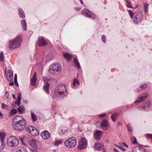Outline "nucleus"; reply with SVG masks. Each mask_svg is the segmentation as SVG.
<instances>
[{"label":"nucleus","mask_w":152,"mask_h":152,"mask_svg":"<svg viewBox=\"0 0 152 152\" xmlns=\"http://www.w3.org/2000/svg\"><path fill=\"white\" fill-rule=\"evenodd\" d=\"M5 135L4 133L0 132V141L1 142H4V138Z\"/></svg>","instance_id":"72a5a7b5"},{"label":"nucleus","mask_w":152,"mask_h":152,"mask_svg":"<svg viewBox=\"0 0 152 152\" xmlns=\"http://www.w3.org/2000/svg\"><path fill=\"white\" fill-rule=\"evenodd\" d=\"M49 56H46V58L47 59V60H48V58H49Z\"/></svg>","instance_id":"e2e57ef3"},{"label":"nucleus","mask_w":152,"mask_h":152,"mask_svg":"<svg viewBox=\"0 0 152 152\" xmlns=\"http://www.w3.org/2000/svg\"><path fill=\"white\" fill-rule=\"evenodd\" d=\"M131 141L132 144H135L137 143L136 139L135 137H132L131 138Z\"/></svg>","instance_id":"58836bf2"},{"label":"nucleus","mask_w":152,"mask_h":152,"mask_svg":"<svg viewBox=\"0 0 152 152\" xmlns=\"http://www.w3.org/2000/svg\"><path fill=\"white\" fill-rule=\"evenodd\" d=\"M115 145L116 147H118L119 148V147H120V146H119L118 145Z\"/></svg>","instance_id":"0e129e2a"},{"label":"nucleus","mask_w":152,"mask_h":152,"mask_svg":"<svg viewBox=\"0 0 152 152\" xmlns=\"http://www.w3.org/2000/svg\"><path fill=\"white\" fill-rule=\"evenodd\" d=\"M142 16V14L141 12H138L133 19V22L135 24L139 23L141 20Z\"/></svg>","instance_id":"9d476101"},{"label":"nucleus","mask_w":152,"mask_h":152,"mask_svg":"<svg viewBox=\"0 0 152 152\" xmlns=\"http://www.w3.org/2000/svg\"><path fill=\"white\" fill-rule=\"evenodd\" d=\"M103 147V145L99 143H95L94 145L95 148L98 151L101 150Z\"/></svg>","instance_id":"a878e982"},{"label":"nucleus","mask_w":152,"mask_h":152,"mask_svg":"<svg viewBox=\"0 0 152 152\" xmlns=\"http://www.w3.org/2000/svg\"><path fill=\"white\" fill-rule=\"evenodd\" d=\"M75 10L77 11H78L80 9L78 8H75Z\"/></svg>","instance_id":"4d7b16f0"},{"label":"nucleus","mask_w":152,"mask_h":152,"mask_svg":"<svg viewBox=\"0 0 152 152\" xmlns=\"http://www.w3.org/2000/svg\"><path fill=\"white\" fill-rule=\"evenodd\" d=\"M22 98V94L21 93H19L18 94V97L17 98L16 101L15 103L18 105L19 106L20 104L21 99Z\"/></svg>","instance_id":"b1692460"},{"label":"nucleus","mask_w":152,"mask_h":152,"mask_svg":"<svg viewBox=\"0 0 152 152\" xmlns=\"http://www.w3.org/2000/svg\"><path fill=\"white\" fill-rule=\"evenodd\" d=\"M26 123L25 119L20 116H16L12 119V127L18 131H21L23 130L25 127Z\"/></svg>","instance_id":"f257e3e1"},{"label":"nucleus","mask_w":152,"mask_h":152,"mask_svg":"<svg viewBox=\"0 0 152 152\" xmlns=\"http://www.w3.org/2000/svg\"><path fill=\"white\" fill-rule=\"evenodd\" d=\"M121 124V123H120V122H118V125H119V124Z\"/></svg>","instance_id":"338daca9"},{"label":"nucleus","mask_w":152,"mask_h":152,"mask_svg":"<svg viewBox=\"0 0 152 152\" xmlns=\"http://www.w3.org/2000/svg\"><path fill=\"white\" fill-rule=\"evenodd\" d=\"M17 110L14 108H13L11 110L10 113V116H13L15 114H16L17 113Z\"/></svg>","instance_id":"7c9ffc66"},{"label":"nucleus","mask_w":152,"mask_h":152,"mask_svg":"<svg viewBox=\"0 0 152 152\" xmlns=\"http://www.w3.org/2000/svg\"><path fill=\"white\" fill-rule=\"evenodd\" d=\"M65 145L68 148H73L77 144L76 139L72 137L66 140L64 143Z\"/></svg>","instance_id":"423d86ee"},{"label":"nucleus","mask_w":152,"mask_h":152,"mask_svg":"<svg viewBox=\"0 0 152 152\" xmlns=\"http://www.w3.org/2000/svg\"><path fill=\"white\" fill-rule=\"evenodd\" d=\"M119 148L122 151H126V149L120 146V147H119Z\"/></svg>","instance_id":"3c124183"},{"label":"nucleus","mask_w":152,"mask_h":152,"mask_svg":"<svg viewBox=\"0 0 152 152\" xmlns=\"http://www.w3.org/2000/svg\"><path fill=\"white\" fill-rule=\"evenodd\" d=\"M1 108L4 110H9V106L4 103H2L1 104Z\"/></svg>","instance_id":"4c0bfd02"},{"label":"nucleus","mask_w":152,"mask_h":152,"mask_svg":"<svg viewBox=\"0 0 152 152\" xmlns=\"http://www.w3.org/2000/svg\"><path fill=\"white\" fill-rule=\"evenodd\" d=\"M147 86V83H144L140 85L139 88L136 89V91H140L145 89Z\"/></svg>","instance_id":"4be33fe9"},{"label":"nucleus","mask_w":152,"mask_h":152,"mask_svg":"<svg viewBox=\"0 0 152 152\" xmlns=\"http://www.w3.org/2000/svg\"><path fill=\"white\" fill-rule=\"evenodd\" d=\"M4 54L3 52L0 54V61H2L4 60Z\"/></svg>","instance_id":"ea45409f"},{"label":"nucleus","mask_w":152,"mask_h":152,"mask_svg":"<svg viewBox=\"0 0 152 152\" xmlns=\"http://www.w3.org/2000/svg\"><path fill=\"white\" fill-rule=\"evenodd\" d=\"M106 115L105 114H102L99 115H98V117H103L105 116Z\"/></svg>","instance_id":"8fccbe9b"},{"label":"nucleus","mask_w":152,"mask_h":152,"mask_svg":"<svg viewBox=\"0 0 152 152\" xmlns=\"http://www.w3.org/2000/svg\"><path fill=\"white\" fill-rule=\"evenodd\" d=\"M12 97H13V98L15 99H16V97H15V95H12Z\"/></svg>","instance_id":"13d9d810"},{"label":"nucleus","mask_w":152,"mask_h":152,"mask_svg":"<svg viewBox=\"0 0 152 152\" xmlns=\"http://www.w3.org/2000/svg\"><path fill=\"white\" fill-rule=\"evenodd\" d=\"M21 24L23 30L26 31L27 29V23L25 19H23L21 21Z\"/></svg>","instance_id":"aec40b11"},{"label":"nucleus","mask_w":152,"mask_h":152,"mask_svg":"<svg viewBox=\"0 0 152 152\" xmlns=\"http://www.w3.org/2000/svg\"><path fill=\"white\" fill-rule=\"evenodd\" d=\"M73 87H77L79 85V81L77 79H74L72 83Z\"/></svg>","instance_id":"c756f323"},{"label":"nucleus","mask_w":152,"mask_h":152,"mask_svg":"<svg viewBox=\"0 0 152 152\" xmlns=\"http://www.w3.org/2000/svg\"><path fill=\"white\" fill-rule=\"evenodd\" d=\"M80 2L81 4H83V1L82 0H80Z\"/></svg>","instance_id":"052dcab7"},{"label":"nucleus","mask_w":152,"mask_h":152,"mask_svg":"<svg viewBox=\"0 0 152 152\" xmlns=\"http://www.w3.org/2000/svg\"><path fill=\"white\" fill-rule=\"evenodd\" d=\"M118 117V114L116 113L112 114L111 115V118L113 122L116 121Z\"/></svg>","instance_id":"c85d7f7f"},{"label":"nucleus","mask_w":152,"mask_h":152,"mask_svg":"<svg viewBox=\"0 0 152 152\" xmlns=\"http://www.w3.org/2000/svg\"><path fill=\"white\" fill-rule=\"evenodd\" d=\"M68 94V92L65 84H61L56 88L54 96L57 98H62Z\"/></svg>","instance_id":"f03ea898"},{"label":"nucleus","mask_w":152,"mask_h":152,"mask_svg":"<svg viewBox=\"0 0 152 152\" xmlns=\"http://www.w3.org/2000/svg\"><path fill=\"white\" fill-rule=\"evenodd\" d=\"M145 136L146 137L149 138L150 139L152 140V134H146Z\"/></svg>","instance_id":"de8ad7c7"},{"label":"nucleus","mask_w":152,"mask_h":152,"mask_svg":"<svg viewBox=\"0 0 152 152\" xmlns=\"http://www.w3.org/2000/svg\"><path fill=\"white\" fill-rule=\"evenodd\" d=\"M108 122L105 120L102 121L101 124L100 126L102 127H105L103 129L104 130H106L107 129V126H108Z\"/></svg>","instance_id":"a211bd4d"},{"label":"nucleus","mask_w":152,"mask_h":152,"mask_svg":"<svg viewBox=\"0 0 152 152\" xmlns=\"http://www.w3.org/2000/svg\"><path fill=\"white\" fill-rule=\"evenodd\" d=\"M37 81V78L32 77L31 80V85L33 86H35Z\"/></svg>","instance_id":"f704fd0d"},{"label":"nucleus","mask_w":152,"mask_h":152,"mask_svg":"<svg viewBox=\"0 0 152 152\" xmlns=\"http://www.w3.org/2000/svg\"><path fill=\"white\" fill-rule=\"evenodd\" d=\"M1 145L0 146V151H2L4 150L5 146V144L4 142H1Z\"/></svg>","instance_id":"c9c22d12"},{"label":"nucleus","mask_w":152,"mask_h":152,"mask_svg":"<svg viewBox=\"0 0 152 152\" xmlns=\"http://www.w3.org/2000/svg\"><path fill=\"white\" fill-rule=\"evenodd\" d=\"M73 61L75 64V65L77 67V68L80 69V63L78 62V59L77 57H75L73 60Z\"/></svg>","instance_id":"bb28decb"},{"label":"nucleus","mask_w":152,"mask_h":152,"mask_svg":"<svg viewBox=\"0 0 152 152\" xmlns=\"http://www.w3.org/2000/svg\"><path fill=\"white\" fill-rule=\"evenodd\" d=\"M63 130H64L63 129H61L60 132H63Z\"/></svg>","instance_id":"69168bd1"},{"label":"nucleus","mask_w":152,"mask_h":152,"mask_svg":"<svg viewBox=\"0 0 152 152\" xmlns=\"http://www.w3.org/2000/svg\"><path fill=\"white\" fill-rule=\"evenodd\" d=\"M138 5L136 6H135V7H134V9H136V8H137L138 7Z\"/></svg>","instance_id":"680f3d73"},{"label":"nucleus","mask_w":152,"mask_h":152,"mask_svg":"<svg viewBox=\"0 0 152 152\" xmlns=\"http://www.w3.org/2000/svg\"><path fill=\"white\" fill-rule=\"evenodd\" d=\"M61 65L59 63H56L49 66L48 72L51 74L57 75L61 72Z\"/></svg>","instance_id":"7ed1b4c3"},{"label":"nucleus","mask_w":152,"mask_h":152,"mask_svg":"<svg viewBox=\"0 0 152 152\" xmlns=\"http://www.w3.org/2000/svg\"><path fill=\"white\" fill-rule=\"evenodd\" d=\"M148 5L146 3H145L144 4V7L145 8V12H147L148 11Z\"/></svg>","instance_id":"c03bdc74"},{"label":"nucleus","mask_w":152,"mask_h":152,"mask_svg":"<svg viewBox=\"0 0 152 152\" xmlns=\"http://www.w3.org/2000/svg\"><path fill=\"white\" fill-rule=\"evenodd\" d=\"M37 44L40 47H43L47 45V43L44 39L43 37H39L38 41L37 42Z\"/></svg>","instance_id":"f8f14e48"},{"label":"nucleus","mask_w":152,"mask_h":152,"mask_svg":"<svg viewBox=\"0 0 152 152\" xmlns=\"http://www.w3.org/2000/svg\"><path fill=\"white\" fill-rule=\"evenodd\" d=\"M148 94L147 93H144L139 95L138 99L135 101L134 103L139 102L143 100L146 98Z\"/></svg>","instance_id":"f3484780"},{"label":"nucleus","mask_w":152,"mask_h":152,"mask_svg":"<svg viewBox=\"0 0 152 152\" xmlns=\"http://www.w3.org/2000/svg\"><path fill=\"white\" fill-rule=\"evenodd\" d=\"M26 131L31 134L33 136H36L39 134V131L35 127L31 126H29L26 128Z\"/></svg>","instance_id":"0eeeda50"},{"label":"nucleus","mask_w":152,"mask_h":152,"mask_svg":"<svg viewBox=\"0 0 152 152\" xmlns=\"http://www.w3.org/2000/svg\"><path fill=\"white\" fill-rule=\"evenodd\" d=\"M114 151L115 152H119L116 148H114Z\"/></svg>","instance_id":"6e6d98bb"},{"label":"nucleus","mask_w":152,"mask_h":152,"mask_svg":"<svg viewBox=\"0 0 152 152\" xmlns=\"http://www.w3.org/2000/svg\"><path fill=\"white\" fill-rule=\"evenodd\" d=\"M122 143L127 148H128V146L124 142H123Z\"/></svg>","instance_id":"864d4df0"},{"label":"nucleus","mask_w":152,"mask_h":152,"mask_svg":"<svg viewBox=\"0 0 152 152\" xmlns=\"http://www.w3.org/2000/svg\"><path fill=\"white\" fill-rule=\"evenodd\" d=\"M127 129L128 131L130 133H132V127L130 123L128 124L127 125Z\"/></svg>","instance_id":"e433bc0d"},{"label":"nucleus","mask_w":152,"mask_h":152,"mask_svg":"<svg viewBox=\"0 0 152 152\" xmlns=\"http://www.w3.org/2000/svg\"><path fill=\"white\" fill-rule=\"evenodd\" d=\"M32 120L33 122H35L37 120V118L35 115L32 112H30Z\"/></svg>","instance_id":"473e14b6"},{"label":"nucleus","mask_w":152,"mask_h":152,"mask_svg":"<svg viewBox=\"0 0 152 152\" xmlns=\"http://www.w3.org/2000/svg\"><path fill=\"white\" fill-rule=\"evenodd\" d=\"M40 135L42 138L44 140H48L50 137V134L47 130H45L42 132Z\"/></svg>","instance_id":"ddd939ff"},{"label":"nucleus","mask_w":152,"mask_h":152,"mask_svg":"<svg viewBox=\"0 0 152 152\" xmlns=\"http://www.w3.org/2000/svg\"><path fill=\"white\" fill-rule=\"evenodd\" d=\"M18 15L20 17L22 18H25V14L22 9L21 8H19L18 9Z\"/></svg>","instance_id":"412c9836"},{"label":"nucleus","mask_w":152,"mask_h":152,"mask_svg":"<svg viewBox=\"0 0 152 152\" xmlns=\"http://www.w3.org/2000/svg\"><path fill=\"white\" fill-rule=\"evenodd\" d=\"M81 12L88 18H91L93 19H94L95 18L94 13L86 8L84 9Z\"/></svg>","instance_id":"1a4fd4ad"},{"label":"nucleus","mask_w":152,"mask_h":152,"mask_svg":"<svg viewBox=\"0 0 152 152\" xmlns=\"http://www.w3.org/2000/svg\"><path fill=\"white\" fill-rule=\"evenodd\" d=\"M150 104V102L147 101L145 103L144 105L140 108L139 109L141 110H147L148 109Z\"/></svg>","instance_id":"6ab92c4d"},{"label":"nucleus","mask_w":152,"mask_h":152,"mask_svg":"<svg viewBox=\"0 0 152 152\" xmlns=\"http://www.w3.org/2000/svg\"><path fill=\"white\" fill-rule=\"evenodd\" d=\"M87 145V140L85 138L82 139L78 144V148L80 149L85 148Z\"/></svg>","instance_id":"9b49d317"},{"label":"nucleus","mask_w":152,"mask_h":152,"mask_svg":"<svg viewBox=\"0 0 152 152\" xmlns=\"http://www.w3.org/2000/svg\"><path fill=\"white\" fill-rule=\"evenodd\" d=\"M16 78L17 79V75L16 74H15V77H14V79Z\"/></svg>","instance_id":"bf43d9fd"},{"label":"nucleus","mask_w":152,"mask_h":152,"mask_svg":"<svg viewBox=\"0 0 152 152\" xmlns=\"http://www.w3.org/2000/svg\"><path fill=\"white\" fill-rule=\"evenodd\" d=\"M62 143V142L60 141H57L55 142L54 145L55 146H57L60 144H61Z\"/></svg>","instance_id":"37998d69"},{"label":"nucleus","mask_w":152,"mask_h":152,"mask_svg":"<svg viewBox=\"0 0 152 152\" xmlns=\"http://www.w3.org/2000/svg\"><path fill=\"white\" fill-rule=\"evenodd\" d=\"M19 140L15 137L13 136H9L7 139V144L10 147H16L19 144Z\"/></svg>","instance_id":"39448f33"},{"label":"nucleus","mask_w":152,"mask_h":152,"mask_svg":"<svg viewBox=\"0 0 152 152\" xmlns=\"http://www.w3.org/2000/svg\"><path fill=\"white\" fill-rule=\"evenodd\" d=\"M22 39L21 36H18L9 42V47L11 50L17 49L20 46Z\"/></svg>","instance_id":"20e7f679"},{"label":"nucleus","mask_w":152,"mask_h":152,"mask_svg":"<svg viewBox=\"0 0 152 152\" xmlns=\"http://www.w3.org/2000/svg\"><path fill=\"white\" fill-rule=\"evenodd\" d=\"M50 84L47 82L45 83V85L43 86V89L48 94L50 93L49 91L48 90Z\"/></svg>","instance_id":"5701e85b"},{"label":"nucleus","mask_w":152,"mask_h":152,"mask_svg":"<svg viewBox=\"0 0 152 152\" xmlns=\"http://www.w3.org/2000/svg\"><path fill=\"white\" fill-rule=\"evenodd\" d=\"M16 152H27L25 148L20 147L18 148Z\"/></svg>","instance_id":"2f4dec72"},{"label":"nucleus","mask_w":152,"mask_h":152,"mask_svg":"<svg viewBox=\"0 0 152 152\" xmlns=\"http://www.w3.org/2000/svg\"><path fill=\"white\" fill-rule=\"evenodd\" d=\"M129 13L131 18H133L134 16V13L130 10H128Z\"/></svg>","instance_id":"a18cd8bd"},{"label":"nucleus","mask_w":152,"mask_h":152,"mask_svg":"<svg viewBox=\"0 0 152 152\" xmlns=\"http://www.w3.org/2000/svg\"><path fill=\"white\" fill-rule=\"evenodd\" d=\"M103 133V132L102 131L98 130H96L94 133V139L97 141L100 140Z\"/></svg>","instance_id":"2eb2a0df"},{"label":"nucleus","mask_w":152,"mask_h":152,"mask_svg":"<svg viewBox=\"0 0 152 152\" xmlns=\"http://www.w3.org/2000/svg\"><path fill=\"white\" fill-rule=\"evenodd\" d=\"M133 152H147L146 150L141 146L135 147L133 149Z\"/></svg>","instance_id":"dca6fc26"},{"label":"nucleus","mask_w":152,"mask_h":152,"mask_svg":"<svg viewBox=\"0 0 152 152\" xmlns=\"http://www.w3.org/2000/svg\"><path fill=\"white\" fill-rule=\"evenodd\" d=\"M63 56L66 58L69 61L70 60H71L72 57V55H70L67 53H64Z\"/></svg>","instance_id":"cd10ccee"},{"label":"nucleus","mask_w":152,"mask_h":152,"mask_svg":"<svg viewBox=\"0 0 152 152\" xmlns=\"http://www.w3.org/2000/svg\"><path fill=\"white\" fill-rule=\"evenodd\" d=\"M36 76H37V74L35 72L34 73V74L33 76L32 77L33 78H36Z\"/></svg>","instance_id":"603ef678"},{"label":"nucleus","mask_w":152,"mask_h":152,"mask_svg":"<svg viewBox=\"0 0 152 152\" xmlns=\"http://www.w3.org/2000/svg\"><path fill=\"white\" fill-rule=\"evenodd\" d=\"M17 110L19 114H22L25 111V109L23 105H21L18 108Z\"/></svg>","instance_id":"393cba45"},{"label":"nucleus","mask_w":152,"mask_h":152,"mask_svg":"<svg viewBox=\"0 0 152 152\" xmlns=\"http://www.w3.org/2000/svg\"><path fill=\"white\" fill-rule=\"evenodd\" d=\"M9 97V94L8 92L7 91H6L5 92V94L4 95V97L6 98V99H8Z\"/></svg>","instance_id":"79ce46f5"},{"label":"nucleus","mask_w":152,"mask_h":152,"mask_svg":"<svg viewBox=\"0 0 152 152\" xmlns=\"http://www.w3.org/2000/svg\"><path fill=\"white\" fill-rule=\"evenodd\" d=\"M106 37L104 35H103L102 37V41L104 43L106 42Z\"/></svg>","instance_id":"49530a36"},{"label":"nucleus","mask_w":152,"mask_h":152,"mask_svg":"<svg viewBox=\"0 0 152 152\" xmlns=\"http://www.w3.org/2000/svg\"><path fill=\"white\" fill-rule=\"evenodd\" d=\"M6 77L8 81L10 83L9 85L10 86H12L14 85L13 81H12L13 79V73L10 70L7 71Z\"/></svg>","instance_id":"6e6552de"},{"label":"nucleus","mask_w":152,"mask_h":152,"mask_svg":"<svg viewBox=\"0 0 152 152\" xmlns=\"http://www.w3.org/2000/svg\"><path fill=\"white\" fill-rule=\"evenodd\" d=\"M14 83H15L16 85L18 86V84L17 82V79L16 78L14 79Z\"/></svg>","instance_id":"09e8293b"},{"label":"nucleus","mask_w":152,"mask_h":152,"mask_svg":"<svg viewBox=\"0 0 152 152\" xmlns=\"http://www.w3.org/2000/svg\"><path fill=\"white\" fill-rule=\"evenodd\" d=\"M3 116V115L2 114L1 112H0V118H2Z\"/></svg>","instance_id":"5fc2aeb1"},{"label":"nucleus","mask_w":152,"mask_h":152,"mask_svg":"<svg viewBox=\"0 0 152 152\" xmlns=\"http://www.w3.org/2000/svg\"><path fill=\"white\" fill-rule=\"evenodd\" d=\"M30 145L32 147L31 150L33 152H36L37 150V146L36 141L34 140H32L30 142Z\"/></svg>","instance_id":"4468645a"},{"label":"nucleus","mask_w":152,"mask_h":152,"mask_svg":"<svg viewBox=\"0 0 152 152\" xmlns=\"http://www.w3.org/2000/svg\"><path fill=\"white\" fill-rule=\"evenodd\" d=\"M126 7L129 8H132V6H131V4L128 1H126Z\"/></svg>","instance_id":"a19ab883"}]
</instances>
